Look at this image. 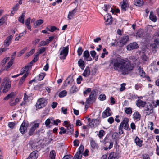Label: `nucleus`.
Segmentation results:
<instances>
[{"mask_svg":"<svg viewBox=\"0 0 159 159\" xmlns=\"http://www.w3.org/2000/svg\"><path fill=\"white\" fill-rule=\"evenodd\" d=\"M110 66H112L115 70L120 71L122 74H127L134 68L133 64L128 59L122 58L120 57L112 59L111 61Z\"/></svg>","mask_w":159,"mask_h":159,"instance_id":"nucleus-1","label":"nucleus"},{"mask_svg":"<svg viewBox=\"0 0 159 159\" xmlns=\"http://www.w3.org/2000/svg\"><path fill=\"white\" fill-rule=\"evenodd\" d=\"M11 82L7 77H5L3 80L0 86V92L6 93L11 87Z\"/></svg>","mask_w":159,"mask_h":159,"instance_id":"nucleus-2","label":"nucleus"},{"mask_svg":"<svg viewBox=\"0 0 159 159\" xmlns=\"http://www.w3.org/2000/svg\"><path fill=\"white\" fill-rule=\"evenodd\" d=\"M129 120L128 118H125L121 122L120 126L118 127L119 134L121 135L123 133V128L125 130H128L129 127L128 123Z\"/></svg>","mask_w":159,"mask_h":159,"instance_id":"nucleus-3","label":"nucleus"},{"mask_svg":"<svg viewBox=\"0 0 159 159\" xmlns=\"http://www.w3.org/2000/svg\"><path fill=\"white\" fill-rule=\"evenodd\" d=\"M47 102V100L44 98H40L37 100L35 105L36 107L38 109L43 108L46 106Z\"/></svg>","mask_w":159,"mask_h":159,"instance_id":"nucleus-4","label":"nucleus"},{"mask_svg":"<svg viewBox=\"0 0 159 159\" xmlns=\"http://www.w3.org/2000/svg\"><path fill=\"white\" fill-rule=\"evenodd\" d=\"M96 91L94 90H93L91 92L89 97L87 99L85 103L88 104H92L94 102L96 99Z\"/></svg>","mask_w":159,"mask_h":159,"instance_id":"nucleus-5","label":"nucleus"},{"mask_svg":"<svg viewBox=\"0 0 159 159\" xmlns=\"http://www.w3.org/2000/svg\"><path fill=\"white\" fill-rule=\"evenodd\" d=\"M59 57L60 59H65L68 53V47H63L60 49Z\"/></svg>","mask_w":159,"mask_h":159,"instance_id":"nucleus-6","label":"nucleus"},{"mask_svg":"<svg viewBox=\"0 0 159 159\" xmlns=\"http://www.w3.org/2000/svg\"><path fill=\"white\" fill-rule=\"evenodd\" d=\"M129 40V36L127 35L123 36L120 40V44L119 46L120 47H122L125 45L128 42Z\"/></svg>","mask_w":159,"mask_h":159,"instance_id":"nucleus-7","label":"nucleus"},{"mask_svg":"<svg viewBox=\"0 0 159 159\" xmlns=\"http://www.w3.org/2000/svg\"><path fill=\"white\" fill-rule=\"evenodd\" d=\"M28 125V124L24 121L22 123L19 130L22 134H24L27 131Z\"/></svg>","mask_w":159,"mask_h":159,"instance_id":"nucleus-8","label":"nucleus"},{"mask_svg":"<svg viewBox=\"0 0 159 159\" xmlns=\"http://www.w3.org/2000/svg\"><path fill=\"white\" fill-rule=\"evenodd\" d=\"M121 10L125 11L129 8V5L126 0H123L120 3Z\"/></svg>","mask_w":159,"mask_h":159,"instance_id":"nucleus-9","label":"nucleus"},{"mask_svg":"<svg viewBox=\"0 0 159 159\" xmlns=\"http://www.w3.org/2000/svg\"><path fill=\"white\" fill-rule=\"evenodd\" d=\"M100 122V120L99 119H92L91 121L89 123V125L91 127H93L94 126H97L99 125Z\"/></svg>","mask_w":159,"mask_h":159,"instance_id":"nucleus-10","label":"nucleus"},{"mask_svg":"<svg viewBox=\"0 0 159 159\" xmlns=\"http://www.w3.org/2000/svg\"><path fill=\"white\" fill-rule=\"evenodd\" d=\"M83 56L84 57V60L86 61H91L92 60V58L90 57L89 52L88 50L84 51Z\"/></svg>","mask_w":159,"mask_h":159,"instance_id":"nucleus-11","label":"nucleus"},{"mask_svg":"<svg viewBox=\"0 0 159 159\" xmlns=\"http://www.w3.org/2000/svg\"><path fill=\"white\" fill-rule=\"evenodd\" d=\"M138 46L137 43H130L127 46L126 48L128 50H131L134 49H137L138 48Z\"/></svg>","mask_w":159,"mask_h":159,"instance_id":"nucleus-12","label":"nucleus"},{"mask_svg":"<svg viewBox=\"0 0 159 159\" xmlns=\"http://www.w3.org/2000/svg\"><path fill=\"white\" fill-rule=\"evenodd\" d=\"M153 107L150 105H147L144 110V111L146 112L147 115H149L153 112Z\"/></svg>","mask_w":159,"mask_h":159,"instance_id":"nucleus-13","label":"nucleus"},{"mask_svg":"<svg viewBox=\"0 0 159 159\" xmlns=\"http://www.w3.org/2000/svg\"><path fill=\"white\" fill-rule=\"evenodd\" d=\"M67 127L66 132L68 134H71L74 132L73 126L71 124H69L68 125L65 126Z\"/></svg>","mask_w":159,"mask_h":159,"instance_id":"nucleus-14","label":"nucleus"},{"mask_svg":"<svg viewBox=\"0 0 159 159\" xmlns=\"http://www.w3.org/2000/svg\"><path fill=\"white\" fill-rule=\"evenodd\" d=\"M38 151H34L30 154L29 156L26 159H36L38 157Z\"/></svg>","mask_w":159,"mask_h":159,"instance_id":"nucleus-15","label":"nucleus"},{"mask_svg":"<svg viewBox=\"0 0 159 159\" xmlns=\"http://www.w3.org/2000/svg\"><path fill=\"white\" fill-rule=\"evenodd\" d=\"M13 36L11 35L8 36L5 40L4 42V44L6 47H8L11 42Z\"/></svg>","mask_w":159,"mask_h":159,"instance_id":"nucleus-16","label":"nucleus"},{"mask_svg":"<svg viewBox=\"0 0 159 159\" xmlns=\"http://www.w3.org/2000/svg\"><path fill=\"white\" fill-rule=\"evenodd\" d=\"M110 109L109 107H107L105 111L103 112L102 115V117L105 118L111 115V113L110 112Z\"/></svg>","mask_w":159,"mask_h":159,"instance_id":"nucleus-17","label":"nucleus"},{"mask_svg":"<svg viewBox=\"0 0 159 159\" xmlns=\"http://www.w3.org/2000/svg\"><path fill=\"white\" fill-rule=\"evenodd\" d=\"M104 10L106 12H111L112 14L114 13V10H113L111 6L107 5H104Z\"/></svg>","mask_w":159,"mask_h":159,"instance_id":"nucleus-18","label":"nucleus"},{"mask_svg":"<svg viewBox=\"0 0 159 159\" xmlns=\"http://www.w3.org/2000/svg\"><path fill=\"white\" fill-rule=\"evenodd\" d=\"M107 143H109L110 144V145H109L108 148L107 147H104L103 149L105 150H107L108 149H111L112 147L113 144V143L112 142L111 140H108V141L105 142V145H107Z\"/></svg>","mask_w":159,"mask_h":159,"instance_id":"nucleus-19","label":"nucleus"},{"mask_svg":"<svg viewBox=\"0 0 159 159\" xmlns=\"http://www.w3.org/2000/svg\"><path fill=\"white\" fill-rule=\"evenodd\" d=\"M146 103L145 102L139 99L137 101L136 104L139 107H143L145 106Z\"/></svg>","mask_w":159,"mask_h":159,"instance_id":"nucleus-20","label":"nucleus"},{"mask_svg":"<svg viewBox=\"0 0 159 159\" xmlns=\"http://www.w3.org/2000/svg\"><path fill=\"white\" fill-rule=\"evenodd\" d=\"M76 11V9L75 8L72 10L71 11L69 12L68 16V18L69 20H71L74 16L75 14Z\"/></svg>","mask_w":159,"mask_h":159,"instance_id":"nucleus-21","label":"nucleus"},{"mask_svg":"<svg viewBox=\"0 0 159 159\" xmlns=\"http://www.w3.org/2000/svg\"><path fill=\"white\" fill-rule=\"evenodd\" d=\"M133 118L134 120L137 121H139L141 118V116L139 113L137 111L133 114Z\"/></svg>","mask_w":159,"mask_h":159,"instance_id":"nucleus-22","label":"nucleus"},{"mask_svg":"<svg viewBox=\"0 0 159 159\" xmlns=\"http://www.w3.org/2000/svg\"><path fill=\"white\" fill-rule=\"evenodd\" d=\"M90 74V70L89 68V67H87L85 69L82 75L85 77H87L89 76Z\"/></svg>","mask_w":159,"mask_h":159,"instance_id":"nucleus-23","label":"nucleus"},{"mask_svg":"<svg viewBox=\"0 0 159 159\" xmlns=\"http://www.w3.org/2000/svg\"><path fill=\"white\" fill-rule=\"evenodd\" d=\"M134 141L137 145L139 147L142 146L143 141L141 140L137 136L136 137Z\"/></svg>","mask_w":159,"mask_h":159,"instance_id":"nucleus-24","label":"nucleus"},{"mask_svg":"<svg viewBox=\"0 0 159 159\" xmlns=\"http://www.w3.org/2000/svg\"><path fill=\"white\" fill-rule=\"evenodd\" d=\"M78 63L81 69L83 70L85 67L84 61L82 59H80L78 61Z\"/></svg>","mask_w":159,"mask_h":159,"instance_id":"nucleus-25","label":"nucleus"},{"mask_svg":"<svg viewBox=\"0 0 159 159\" xmlns=\"http://www.w3.org/2000/svg\"><path fill=\"white\" fill-rule=\"evenodd\" d=\"M45 75V73H41L39 74L38 76L35 78L36 80L38 81H41L43 80Z\"/></svg>","mask_w":159,"mask_h":159,"instance_id":"nucleus-26","label":"nucleus"},{"mask_svg":"<svg viewBox=\"0 0 159 159\" xmlns=\"http://www.w3.org/2000/svg\"><path fill=\"white\" fill-rule=\"evenodd\" d=\"M112 17L111 15L108 16L106 20V25H109L112 23Z\"/></svg>","mask_w":159,"mask_h":159,"instance_id":"nucleus-27","label":"nucleus"},{"mask_svg":"<svg viewBox=\"0 0 159 159\" xmlns=\"http://www.w3.org/2000/svg\"><path fill=\"white\" fill-rule=\"evenodd\" d=\"M28 75V73H26L21 78L19 83V85L21 86L23 83V82L25 80V78L27 77Z\"/></svg>","mask_w":159,"mask_h":159,"instance_id":"nucleus-28","label":"nucleus"},{"mask_svg":"<svg viewBox=\"0 0 159 159\" xmlns=\"http://www.w3.org/2000/svg\"><path fill=\"white\" fill-rule=\"evenodd\" d=\"M30 18H28L25 20V24L28 29L30 31L31 30V29L30 25Z\"/></svg>","mask_w":159,"mask_h":159,"instance_id":"nucleus-29","label":"nucleus"},{"mask_svg":"<svg viewBox=\"0 0 159 159\" xmlns=\"http://www.w3.org/2000/svg\"><path fill=\"white\" fill-rule=\"evenodd\" d=\"M149 18L151 20L154 22L156 21L157 20V19L156 16L154 15L152 11H151L150 12Z\"/></svg>","mask_w":159,"mask_h":159,"instance_id":"nucleus-30","label":"nucleus"},{"mask_svg":"<svg viewBox=\"0 0 159 159\" xmlns=\"http://www.w3.org/2000/svg\"><path fill=\"white\" fill-rule=\"evenodd\" d=\"M25 16V12L24 13H22L21 14V15L18 18V20L22 24H24V23Z\"/></svg>","mask_w":159,"mask_h":159,"instance_id":"nucleus-31","label":"nucleus"},{"mask_svg":"<svg viewBox=\"0 0 159 159\" xmlns=\"http://www.w3.org/2000/svg\"><path fill=\"white\" fill-rule=\"evenodd\" d=\"M139 75L142 77H144L145 76V73L143 71L142 68L139 67Z\"/></svg>","mask_w":159,"mask_h":159,"instance_id":"nucleus-32","label":"nucleus"},{"mask_svg":"<svg viewBox=\"0 0 159 159\" xmlns=\"http://www.w3.org/2000/svg\"><path fill=\"white\" fill-rule=\"evenodd\" d=\"M14 93L13 92H11V93L8 94L7 96L4 98V100H8L10 98H12L14 95Z\"/></svg>","mask_w":159,"mask_h":159,"instance_id":"nucleus-33","label":"nucleus"},{"mask_svg":"<svg viewBox=\"0 0 159 159\" xmlns=\"http://www.w3.org/2000/svg\"><path fill=\"white\" fill-rule=\"evenodd\" d=\"M43 22V20L42 19H40L37 20L34 24V25L35 26V27H37V26H39L42 24Z\"/></svg>","mask_w":159,"mask_h":159,"instance_id":"nucleus-34","label":"nucleus"},{"mask_svg":"<svg viewBox=\"0 0 159 159\" xmlns=\"http://www.w3.org/2000/svg\"><path fill=\"white\" fill-rule=\"evenodd\" d=\"M108 159H117L116 154L114 152L111 153L109 155Z\"/></svg>","mask_w":159,"mask_h":159,"instance_id":"nucleus-35","label":"nucleus"},{"mask_svg":"<svg viewBox=\"0 0 159 159\" xmlns=\"http://www.w3.org/2000/svg\"><path fill=\"white\" fill-rule=\"evenodd\" d=\"M134 3L136 6H140L142 5L143 2L142 0H134Z\"/></svg>","mask_w":159,"mask_h":159,"instance_id":"nucleus-36","label":"nucleus"},{"mask_svg":"<svg viewBox=\"0 0 159 159\" xmlns=\"http://www.w3.org/2000/svg\"><path fill=\"white\" fill-rule=\"evenodd\" d=\"M7 20V17L6 16H4L0 19V26L2 25Z\"/></svg>","mask_w":159,"mask_h":159,"instance_id":"nucleus-37","label":"nucleus"},{"mask_svg":"<svg viewBox=\"0 0 159 159\" xmlns=\"http://www.w3.org/2000/svg\"><path fill=\"white\" fill-rule=\"evenodd\" d=\"M50 157L51 159H55L56 153L54 150H52L50 153Z\"/></svg>","mask_w":159,"mask_h":159,"instance_id":"nucleus-38","label":"nucleus"},{"mask_svg":"<svg viewBox=\"0 0 159 159\" xmlns=\"http://www.w3.org/2000/svg\"><path fill=\"white\" fill-rule=\"evenodd\" d=\"M67 94V92L66 90H63L59 93V96L60 98L66 96Z\"/></svg>","mask_w":159,"mask_h":159,"instance_id":"nucleus-39","label":"nucleus"},{"mask_svg":"<svg viewBox=\"0 0 159 159\" xmlns=\"http://www.w3.org/2000/svg\"><path fill=\"white\" fill-rule=\"evenodd\" d=\"M82 154L77 152L76 154L75 155L73 159H81Z\"/></svg>","mask_w":159,"mask_h":159,"instance_id":"nucleus-40","label":"nucleus"},{"mask_svg":"<svg viewBox=\"0 0 159 159\" xmlns=\"http://www.w3.org/2000/svg\"><path fill=\"white\" fill-rule=\"evenodd\" d=\"M35 56L33 59L32 61L30 62V64H32L33 62H35L37 61L38 59V53H36L35 54Z\"/></svg>","mask_w":159,"mask_h":159,"instance_id":"nucleus-41","label":"nucleus"},{"mask_svg":"<svg viewBox=\"0 0 159 159\" xmlns=\"http://www.w3.org/2000/svg\"><path fill=\"white\" fill-rule=\"evenodd\" d=\"M132 110L130 107L126 108L125 109V112L127 114L129 115L132 113Z\"/></svg>","mask_w":159,"mask_h":159,"instance_id":"nucleus-42","label":"nucleus"},{"mask_svg":"<svg viewBox=\"0 0 159 159\" xmlns=\"http://www.w3.org/2000/svg\"><path fill=\"white\" fill-rule=\"evenodd\" d=\"M35 52V49L34 48L32 49L30 51L27 52L26 54V56L29 57L33 54Z\"/></svg>","mask_w":159,"mask_h":159,"instance_id":"nucleus-43","label":"nucleus"},{"mask_svg":"<svg viewBox=\"0 0 159 159\" xmlns=\"http://www.w3.org/2000/svg\"><path fill=\"white\" fill-rule=\"evenodd\" d=\"M83 51V50L82 48V47H80L78 48L77 52L79 56H80Z\"/></svg>","mask_w":159,"mask_h":159,"instance_id":"nucleus-44","label":"nucleus"},{"mask_svg":"<svg viewBox=\"0 0 159 159\" xmlns=\"http://www.w3.org/2000/svg\"><path fill=\"white\" fill-rule=\"evenodd\" d=\"M12 64L13 63L11 61H9L5 67V70L7 71L9 70V68L12 66Z\"/></svg>","mask_w":159,"mask_h":159,"instance_id":"nucleus-45","label":"nucleus"},{"mask_svg":"<svg viewBox=\"0 0 159 159\" xmlns=\"http://www.w3.org/2000/svg\"><path fill=\"white\" fill-rule=\"evenodd\" d=\"M27 48V47L23 49L20 51L18 54V56H20L25 52Z\"/></svg>","mask_w":159,"mask_h":159,"instance_id":"nucleus-46","label":"nucleus"},{"mask_svg":"<svg viewBox=\"0 0 159 159\" xmlns=\"http://www.w3.org/2000/svg\"><path fill=\"white\" fill-rule=\"evenodd\" d=\"M90 144L91 147L93 148L94 149L97 147V144L94 141L92 140L90 143Z\"/></svg>","mask_w":159,"mask_h":159,"instance_id":"nucleus-47","label":"nucleus"},{"mask_svg":"<svg viewBox=\"0 0 159 159\" xmlns=\"http://www.w3.org/2000/svg\"><path fill=\"white\" fill-rule=\"evenodd\" d=\"M51 123L50 120L49 119H48L45 122V125L48 128H50L49 125Z\"/></svg>","mask_w":159,"mask_h":159,"instance_id":"nucleus-48","label":"nucleus"},{"mask_svg":"<svg viewBox=\"0 0 159 159\" xmlns=\"http://www.w3.org/2000/svg\"><path fill=\"white\" fill-rule=\"evenodd\" d=\"M98 98L100 100L104 101L106 99V96L104 94H101L99 96Z\"/></svg>","mask_w":159,"mask_h":159,"instance_id":"nucleus-49","label":"nucleus"},{"mask_svg":"<svg viewBox=\"0 0 159 159\" xmlns=\"http://www.w3.org/2000/svg\"><path fill=\"white\" fill-rule=\"evenodd\" d=\"M29 66H26L25 67L21 69V73H23V74L26 71H27L29 69Z\"/></svg>","mask_w":159,"mask_h":159,"instance_id":"nucleus-50","label":"nucleus"},{"mask_svg":"<svg viewBox=\"0 0 159 159\" xmlns=\"http://www.w3.org/2000/svg\"><path fill=\"white\" fill-rule=\"evenodd\" d=\"M142 87V85L141 84L137 83L135 84V89L138 90L139 89H141Z\"/></svg>","mask_w":159,"mask_h":159,"instance_id":"nucleus-51","label":"nucleus"},{"mask_svg":"<svg viewBox=\"0 0 159 159\" xmlns=\"http://www.w3.org/2000/svg\"><path fill=\"white\" fill-rule=\"evenodd\" d=\"M46 50V48L45 47H42L39 50V52H37L36 53H38L39 54H42Z\"/></svg>","mask_w":159,"mask_h":159,"instance_id":"nucleus-52","label":"nucleus"},{"mask_svg":"<svg viewBox=\"0 0 159 159\" xmlns=\"http://www.w3.org/2000/svg\"><path fill=\"white\" fill-rule=\"evenodd\" d=\"M84 149V146L83 145H80L79 148V150L77 152L82 154V153Z\"/></svg>","mask_w":159,"mask_h":159,"instance_id":"nucleus-53","label":"nucleus"},{"mask_svg":"<svg viewBox=\"0 0 159 159\" xmlns=\"http://www.w3.org/2000/svg\"><path fill=\"white\" fill-rule=\"evenodd\" d=\"M54 38V37L53 36L49 37L48 39H47L46 41L47 44H48L50 42L52 41V40Z\"/></svg>","mask_w":159,"mask_h":159,"instance_id":"nucleus-54","label":"nucleus"},{"mask_svg":"<svg viewBox=\"0 0 159 159\" xmlns=\"http://www.w3.org/2000/svg\"><path fill=\"white\" fill-rule=\"evenodd\" d=\"M34 131L35 130H34L32 128H31L29 131V135L30 136L33 135L34 134Z\"/></svg>","mask_w":159,"mask_h":159,"instance_id":"nucleus-55","label":"nucleus"},{"mask_svg":"<svg viewBox=\"0 0 159 159\" xmlns=\"http://www.w3.org/2000/svg\"><path fill=\"white\" fill-rule=\"evenodd\" d=\"M48 45L46 41H42L40 42L39 47H40L43 46H45Z\"/></svg>","mask_w":159,"mask_h":159,"instance_id":"nucleus-56","label":"nucleus"},{"mask_svg":"<svg viewBox=\"0 0 159 159\" xmlns=\"http://www.w3.org/2000/svg\"><path fill=\"white\" fill-rule=\"evenodd\" d=\"M16 125V124L13 122H10L8 123L9 127L11 129H13Z\"/></svg>","mask_w":159,"mask_h":159,"instance_id":"nucleus-57","label":"nucleus"},{"mask_svg":"<svg viewBox=\"0 0 159 159\" xmlns=\"http://www.w3.org/2000/svg\"><path fill=\"white\" fill-rule=\"evenodd\" d=\"M9 60V57H7L5 58H4L3 60L2 61V66H4L5 65L6 63Z\"/></svg>","mask_w":159,"mask_h":159,"instance_id":"nucleus-58","label":"nucleus"},{"mask_svg":"<svg viewBox=\"0 0 159 159\" xmlns=\"http://www.w3.org/2000/svg\"><path fill=\"white\" fill-rule=\"evenodd\" d=\"M104 134V131L103 130H101L99 132V137L100 138L102 137Z\"/></svg>","mask_w":159,"mask_h":159,"instance_id":"nucleus-59","label":"nucleus"},{"mask_svg":"<svg viewBox=\"0 0 159 159\" xmlns=\"http://www.w3.org/2000/svg\"><path fill=\"white\" fill-rule=\"evenodd\" d=\"M125 85L126 84L125 83H123L121 85V87L120 89V91H122L125 90Z\"/></svg>","mask_w":159,"mask_h":159,"instance_id":"nucleus-60","label":"nucleus"},{"mask_svg":"<svg viewBox=\"0 0 159 159\" xmlns=\"http://www.w3.org/2000/svg\"><path fill=\"white\" fill-rule=\"evenodd\" d=\"M75 125L76 126H80L82 125V123L80 120H76Z\"/></svg>","mask_w":159,"mask_h":159,"instance_id":"nucleus-61","label":"nucleus"},{"mask_svg":"<svg viewBox=\"0 0 159 159\" xmlns=\"http://www.w3.org/2000/svg\"><path fill=\"white\" fill-rule=\"evenodd\" d=\"M107 121L110 124H111L114 121L113 118L112 117H110L108 119Z\"/></svg>","mask_w":159,"mask_h":159,"instance_id":"nucleus-62","label":"nucleus"},{"mask_svg":"<svg viewBox=\"0 0 159 159\" xmlns=\"http://www.w3.org/2000/svg\"><path fill=\"white\" fill-rule=\"evenodd\" d=\"M141 58L142 60L144 61H146L148 58V57L144 54L142 55Z\"/></svg>","mask_w":159,"mask_h":159,"instance_id":"nucleus-63","label":"nucleus"},{"mask_svg":"<svg viewBox=\"0 0 159 159\" xmlns=\"http://www.w3.org/2000/svg\"><path fill=\"white\" fill-rule=\"evenodd\" d=\"M143 159H150V157L148 154H143L142 155Z\"/></svg>","mask_w":159,"mask_h":159,"instance_id":"nucleus-64","label":"nucleus"}]
</instances>
